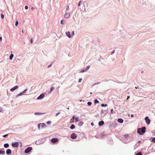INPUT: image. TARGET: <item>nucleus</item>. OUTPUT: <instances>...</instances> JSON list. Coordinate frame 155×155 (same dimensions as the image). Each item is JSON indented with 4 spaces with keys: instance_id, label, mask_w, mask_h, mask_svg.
Masks as SVG:
<instances>
[{
    "instance_id": "obj_18",
    "label": "nucleus",
    "mask_w": 155,
    "mask_h": 155,
    "mask_svg": "<svg viewBox=\"0 0 155 155\" xmlns=\"http://www.w3.org/2000/svg\"><path fill=\"white\" fill-rule=\"evenodd\" d=\"M84 124V122L83 121H81L79 123L78 125L79 126H81Z\"/></svg>"
},
{
    "instance_id": "obj_17",
    "label": "nucleus",
    "mask_w": 155,
    "mask_h": 155,
    "mask_svg": "<svg viewBox=\"0 0 155 155\" xmlns=\"http://www.w3.org/2000/svg\"><path fill=\"white\" fill-rule=\"evenodd\" d=\"M13 56H14V55L13 54H11L10 56L9 57V59L10 60H12V58H13Z\"/></svg>"
},
{
    "instance_id": "obj_37",
    "label": "nucleus",
    "mask_w": 155,
    "mask_h": 155,
    "mask_svg": "<svg viewBox=\"0 0 155 155\" xmlns=\"http://www.w3.org/2000/svg\"><path fill=\"white\" fill-rule=\"evenodd\" d=\"M28 6H25V9H28Z\"/></svg>"
},
{
    "instance_id": "obj_9",
    "label": "nucleus",
    "mask_w": 155,
    "mask_h": 155,
    "mask_svg": "<svg viewBox=\"0 0 155 155\" xmlns=\"http://www.w3.org/2000/svg\"><path fill=\"white\" fill-rule=\"evenodd\" d=\"M45 96V94L44 93L41 94L37 98V99H41L43 98Z\"/></svg>"
},
{
    "instance_id": "obj_54",
    "label": "nucleus",
    "mask_w": 155,
    "mask_h": 155,
    "mask_svg": "<svg viewBox=\"0 0 155 155\" xmlns=\"http://www.w3.org/2000/svg\"><path fill=\"white\" fill-rule=\"evenodd\" d=\"M74 121L73 120H72V122H74Z\"/></svg>"
},
{
    "instance_id": "obj_7",
    "label": "nucleus",
    "mask_w": 155,
    "mask_h": 155,
    "mask_svg": "<svg viewBox=\"0 0 155 155\" xmlns=\"http://www.w3.org/2000/svg\"><path fill=\"white\" fill-rule=\"evenodd\" d=\"M58 140V139L57 138H53L51 139V141L52 143H55L57 142Z\"/></svg>"
},
{
    "instance_id": "obj_36",
    "label": "nucleus",
    "mask_w": 155,
    "mask_h": 155,
    "mask_svg": "<svg viewBox=\"0 0 155 155\" xmlns=\"http://www.w3.org/2000/svg\"><path fill=\"white\" fill-rule=\"evenodd\" d=\"M81 2V1H80L79 2V3H78V6H80V5Z\"/></svg>"
},
{
    "instance_id": "obj_2",
    "label": "nucleus",
    "mask_w": 155,
    "mask_h": 155,
    "mask_svg": "<svg viewBox=\"0 0 155 155\" xmlns=\"http://www.w3.org/2000/svg\"><path fill=\"white\" fill-rule=\"evenodd\" d=\"M40 126L42 128H45L46 126L45 124L44 123L39 124L38 125V129H40Z\"/></svg>"
},
{
    "instance_id": "obj_25",
    "label": "nucleus",
    "mask_w": 155,
    "mask_h": 155,
    "mask_svg": "<svg viewBox=\"0 0 155 155\" xmlns=\"http://www.w3.org/2000/svg\"><path fill=\"white\" fill-rule=\"evenodd\" d=\"M136 155H143L141 152H139L137 153Z\"/></svg>"
},
{
    "instance_id": "obj_50",
    "label": "nucleus",
    "mask_w": 155,
    "mask_h": 155,
    "mask_svg": "<svg viewBox=\"0 0 155 155\" xmlns=\"http://www.w3.org/2000/svg\"><path fill=\"white\" fill-rule=\"evenodd\" d=\"M114 50L113 51V52L112 53V54H113V53H114Z\"/></svg>"
},
{
    "instance_id": "obj_43",
    "label": "nucleus",
    "mask_w": 155,
    "mask_h": 155,
    "mask_svg": "<svg viewBox=\"0 0 155 155\" xmlns=\"http://www.w3.org/2000/svg\"><path fill=\"white\" fill-rule=\"evenodd\" d=\"M22 94H22V92H21V93H20L19 94H18V96L21 95Z\"/></svg>"
},
{
    "instance_id": "obj_6",
    "label": "nucleus",
    "mask_w": 155,
    "mask_h": 155,
    "mask_svg": "<svg viewBox=\"0 0 155 155\" xmlns=\"http://www.w3.org/2000/svg\"><path fill=\"white\" fill-rule=\"evenodd\" d=\"M145 120L148 124H149L150 122V119H149L148 117H146L145 118Z\"/></svg>"
},
{
    "instance_id": "obj_55",
    "label": "nucleus",
    "mask_w": 155,
    "mask_h": 155,
    "mask_svg": "<svg viewBox=\"0 0 155 155\" xmlns=\"http://www.w3.org/2000/svg\"><path fill=\"white\" fill-rule=\"evenodd\" d=\"M143 71H142L141 72V73H143Z\"/></svg>"
},
{
    "instance_id": "obj_49",
    "label": "nucleus",
    "mask_w": 155,
    "mask_h": 155,
    "mask_svg": "<svg viewBox=\"0 0 155 155\" xmlns=\"http://www.w3.org/2000/svg\"><path fill=\"white\" fill-rule=\"evenodd\" d=\"M31 9L33 10L34 9V8L33 7H31Z\"/></svg>"
},
{
    "instance_id": "obj_28",
    "label": "nucleus",
    "mask_w": 155,
    "mask_h": 155,
    "mask_svg": "<svg viewBox=\"0 0 155 155\" xmlns=\"http://www.w3.org/2000/svg\"><path fill=\"white\" fill-rule=\"evenodd\" d=\"M18 21H16L15 22V26H17L18 25Z\"/></svg>"
},
{
    "instance_id": "obj_27",
    "label": "nucleus",
    "mask_w": 155,
    "mask_h": 155,
    "mask_svg": "<svg viewBox=\"0 0 155 155\" xmlns=\"http://www.w3.org/2000/svg\"><path fill=\"white\" fill-rule=\"evenodd\" d=\"M4 15L2 14L1 15V17L2 18V19H3L4 18Z\"/></svg>"
},
{
    "instance_id": "obj_4",
    "label": "nucleus",
    "mask_w": 155,
    "mask_h": 155,
    "mask_svg": "<svg viewBox=\"0 0 155 155\" xmlns=\"http://www.w3.org/2000/svg\"><path fill=\"white\" fill-rule=\"evenodd\" d=\"M77 137V135L75 133H72L71 135V137L72 139H75Z\"/></svg>"
},
{
    "instance_id": "obj_5",
    "label": "nucleus",
    "mask_w": 155,
    "mask_h": 155,
    "mask_svg": "<svg viewBox=\"0 0 155 155\" xmlns=\"http://www.w3.org/2000/svg\"><path fill=\"white\" fill-rule=\"evenodd\" d=\"M19 143L18 142H16L15 143H12V146L15 147H17L19 146Z\"/></svg>"
},
{
    "instance_id": "obj_44",
    "label": "nucleus",
    "mask_w": 155,
    "mask_h": 155,
    "mask_svg": "<svg viewBox=\"0 0 155 155\" xmlns=\"http://www.w3.org/2000/svg\"><path fill=\"white\" fill-rule=\"evenodd\" d=\"M0 40L2 41V38L1 37H0Z\"/></svg>"
},
{
    "instance_id": "obj_16",
    "label": "nucleus",
    "mask_w": 155,
    "mask_h": 155,
    "mask_svg": "<svg viewBox=\"0 0 155 155\" xmlns=\"http://www.w3.org/2000/svg\"><path fill=\"white\" fill-rule=\"evenodd\" d=\"M5 151L0 150V154H5Z\"/></svg>"
},
{
    "instance_id": "obj_30",
    "label": "nucleus",
    "mask_w": 155,
    "mask_h": 155,
    "mask_svg": "<svg viewBox=\"0 0 155 155\" xmlns=\"http://www.w3.org/2000/svg\"><path fill=\"white\" fill-rule=\"evenodd\" d=\"M90 66H88L85 69L86 70V71H87V70H88L89 69V68H90Z\"/></svg>"
},
{
    "instance_id": "obj_1",
    "label": "nucleus",
    "mask_w": 155,
    "mask_h": 155,
    "mask_svg": "<svg viewBox=\"0 0 155 155\" xmlns=\"http://www.w3.org/2000/svg\"><path fill=\"white\" fill-rule=\"evenodd\" d=\"M146 128L145 127H143L141 128H139L137 130V132L140 135H143L145 132Z\"/></svg>"
},
{
    "instance_id": "obj_42",
    "label": "nucleus",
    "mask_w": 155,
    "mask_h": 155,
    "mask_svg": "<svg viewBox=\"0 0 155 155\" xmlns=\"http://www.w3.org/2000/svg\"><path fill=\"white\" fill-rule=\"evenodd\" d=\"M27 90L26 89L25 91H23L22 92V94L24 93Z\"/></svg>"
},
{
    "instance_id": "obj_39",
    "label": "nucleus",
    "mask_w": 155,
    "mask_h": 155,
    "mask_svg": "<svg viewBox=\"0 0 155 155\" xmlns=\"http://www.w3.org/2000/svg\"><path fill=\"white\" fill-rule=\"evenodd\" d=\"M51 66H52V63H51V64H50L48 66V68H49V67H51Z\"/></svg>"
},
{
    "instance_id": "obj_40",
    "label": "nucleus",
    "mask_w": 155,
    "mask_h": 155,
    "mask_svg": "<svg viewBox=\"0 0 155 155\" xmlns=\"http://www.w3.org/2000/svg\"><path fill=\"white\" fill-rule=\"evenodd\" d=\"M8 135V134H5V135H4L3 136V137H6Z\"/></svg>"
},
{
    "instance_id": "obj_19",
    "label": "nucleus",
    "mask_w": 155,
    "mask_h": 155,
    "mask_svg": "<svg viewBox=\"0 0 155 155\" xmlns=\"http://www.w3.org/2000/svg\"><path fill=\"white\" fill-rule=\"evenodd\" d=\"M79 118L78 117H76L75 118L76 122H78V121H79Z\"/></svg>"
},
{
    "instance_id": "obj_47",
    "label": "nucleus",
    "mask_w": 155,
    "mask_h": 155,
    "mask_svg": "<svg viewBox=\"0 0 155 155\" xmlns=\"http://www.w3.org/2000/svg\"><path fill=\"white\" fill-rule=\"evenodd\" d=\"M91 125L92 126H94V123H91Z\"/></svg>"
},
{
    "instance_id": "obj_26",
    "label": "nucleus",
    "mask_w": 155,
    "mask_h": 155,
    "mask_svg": "<svg viewBox=\"0 0 155 155\" xmlns=\"http://www.w3.org/2000/svg\"><path fill=\"white\" fill-rule=\"evenodd\" d=\"M86 71H87L85 69H84L82 70L81 71V72H85Z\"/></svg>"
},
{
    "instance_id": "obj_23",
    "label": "nucleus",
    "mask_w": 155,
    "mask_h": 155,
    "mask_svg": "<svg viewBox=\"0 0 155 155\" xmlns=\"http://www.w3.org/2000/svg\"><path fill=\"white\" fill-rule=\"evenodd\" d=\"M54 88L53 87H51V90H50V92H51L53 90H54Z\"/></svg>"
},
{
    "instance_id": "obj_13",
    "label": "nucleus",
    "mask_w": 155,
    "mask_h": 155,
    "mask_svg": "<svg viewBox=\"0 0 155 155\" xmlns=\"http://www.w3.org/2000/svg\"><path fill=\"white\" fill-rule=\"evenodd\" d=\"M12 153L11 150L10 149H8L6 150V153L7 154H10Z\"/></svg>"
},
{
    "instance_id": "obj_51",
    "label": "nucleus",
    "mask_w": 155,
    "mask_h": 155,
    "mask_svg": "<svg viewBox=\"0 0 155 155\" xmlns=\"http://www.w3.org/2000/svg\"><path fill=\"white\" fill-rule=\"evenodd\" d=\"M113 111V109H112L111 110V112L112 113V111Z\"/></svg>"
},
{
    "instance_id": "obj_8",
    "label": "nucleus",
    "mask_w": 155,
    "mask_h": 155,
    "mask_svg": "<svg viewBox=\"0 0 155 155\" xmlns=\"http://www.w3.org/2000/svg\"><path fill=\"white\" fill-rule=\"evenodd\" d=\"M70 14L69 12L66 13L64 15V16L65 18H68L70 17Z\"/></svg>"
},
{
    "instance_id": "obj_53",
    "label": "nucleus",
    "mask_w": 155,
    "mask_h": 155,
    "mask_svg": "<svg viewBox=\"0 0 155 155\" xmlns=\"http://www.w3.org/2000/svg\"><path fill=\"white\" fill-rule=\"evenodd\" d=\"M38 113H35V114H38Z\"/></svg>"
},
{
    "instance_id": "obj_22",
    "label": "nucleus",
    "mask_w": 155,
    "mask_h": 155,
    "mask_svg": "<svg viewBox=\"0 0 155 155\" xmlns=\"http://www.w3.org/2000/svg\"><path fill=\"white\" fill-rule=\"evenodd\" d=\"M152 142L155 143V137H153L152 139Z\"/></svg>"
},
{
    "instance_id": "obj_46",
    "label": "nucleus",
    "mask_w": 155,
    "mask_h": 155,
    "mask_svg": "<svg viewBox=\"0 0 155 155\" xmlns=\"http://www.w3.org/2000/svg\"><path fill=\"white\" fill-rule=\"evenodd\" d=\"M74 118H75L74 116H73V117H72L73 119L74 120Z\"/></svg>"
},
{
    "instance_id": "obj_20",
    "label": "nucleus",
    "mask_w": 155,
    "mask_h": 155,
    "mask_svg": "<svg viewBox=\"0 0 155 155\" xmlns=\"http://www.w3.org/2000/svg\"><path fill=\"white\" fill-rule=\"evenodd\" d=\"M75 128V126L74 125H72L70 127L71 129H73Z\"/></svg>"
},
{
    "instance_id": "obj_34",
    "label": "nucleus",
    "mask_w": 155,
    "mask_h": 155,
    "mask_svg": "<svg viewBox=\"0 0 155 155\" xmlns=\"http://www.w3.org/2000/svg\"><path fill=\"white\" fill-rule=\"evenodd\" d=\"M66 10L69 11V6H68L67 8H66Z\"/></svg>"
},
{
    "instance_id": "obj_21",
    "label": "nucleus",
    "mask_w": 155,
    "mask_h": 155,
    "mask_svg": "<svg viewBox=\"0 0 155 155\" xmlns=\"http://www.w3.org/2000/svg\"><path fill=\"white\" fill-rule=\"evenodd\" d=\"M101 106L102 107H106L107 106V104H101Z\"/></svg>"
},
{
    "instance_id": "obj_24",
    "label": "nucleus",
    "mask_w": 155,
    "mask_h": 155,
    "mask_svg": "<svg viewBox=\"0 0 155 155\" xmlns=\"http://www.w3.org/2000/svg\"><path fill=\"white\" fill-rule=\"evenodd\" d=\"M99 103V101L97 100H96L94 101V103L95 104L98 103Z\"/></svg>"
},
{
    "instance_id": "obj_11",
    "label": "nucleus",
    "mask_w": 155,
    "mask_h": 155,
    "mask_svg": "<svg viewBox=\"0 0 155 155\" xmlns=\"http://www.w3.org/2000/svg\"><path fill=\"white\" fill-rule=\"evenodd\" d=\"M66 35L69 38H70L71 37V35L70 34V32H66Z\"/></svg>"
},
{
    "instance_id": "obj_15",
    "label": "nucleus",
    "mask_w": 155,
    "mask_h": 155,
    "mask_svg": "<svg viewBox=\"0 0 155 155\" xmlns=\"http://www.w3.org/2000/svg\"><path fill=\"white\" fill-rule=\"evenodd\" d=\"M9 145L8 143H5L4 144V146L5 148H7L8 147Z\"/></svg>"
},
{
    "instance_id": "obj_33",
    "label": "nucleus",
    "mask_w": 155,
    "mask_h": 155,
    "mask_svg": "<svg viewBox=\"0 0 155 155\" xmlns=\"http://www.w3.org/2000/svg\"><path fill=\"white\" fill-rule=\"evenodd\" d=\"M82 81V79L81 78H80L79 80V81H78V82L79 83H80L81 82V81Z\"/></svg>"
},
{
    "instance_id": "obj_12",
    "label": "nucleus",
    "mask_w": 155,
    "mask_h": 155,
    "mask_svg": "<svg viewBox=\"0 0 155 155\" xmlns=\"http://www.w3.org/2000/svg\"><path fill=\"white\" fill-rule=\"evenodd\" d=\"M104 124V122L103 120H101L98 123V125L100 126H102Z\"/></svg>"
},
{
    "instance_id": "obj_32",
    "label": "nucleus",
    "mask_w": 155,
    "mask_h": 155,
    "mask_svg": "<svg viewBox=\"0 0 155 155\" xmlns=\"http://www.w3.org/2000/svg\"><path fill=\"white\" fill-rule=\"evenodd\" d=\"M51 121H48L47 122V123L48 124H51Z\"/></svg>"
},
{
    "instance_id": "obj_35",
    "label": "nucleus",
    "mask_w": 155,
    "mask_h": 155,
    "mask_svg": "<svg viewBox=\"0 0 155 155\" xmlns=\"http://www.w3.org/2000/svg\"><path fill=\"white\" fill-rule=\"evenodd\" d=\"M60 114V112H59L57 113L56 114V115H55V116H57L58 115Z\"/></svg>"
},
{
    "instance_id": "obj_45",
    "label": "nucleus",
    "mask_w": 155,
    "mask_h": 155,
    "mask_svg": "<svg viewBox=\"0 0 155 155\" xmlns=\"http://www.w3.org/2000/svg\"><path fill=\"white\" fill-rule=\"evenodd\" d=\"M130 97V96H128L127 97V100H128V99Z\"/></svg>"
},
{
    "instance_id": "obj_14",
    "label": "nucleus",
    "mask_w": 155,
    "mask_h": 155,
    "mask_svg": "<svg viewBox=\"0 0 155 155\" xmlns=\"http://www.w3.org/2000/svg\"><path fill=\"white\" fill-rule=\"evenodd\" d=\"M117 121L120 123H122L123 122V120L121 118H119L117 120Z\"/></svg>"
},
{
    "instance_id": "obj_41",
    "label": "nucleus",
    "mask_w": 155,
    "mask_h": 155,
    "mask_svg": "<svg viewBox=\"0 0 155 155\" xmlns=\"http://www.w3.org/2000/svg\"><path fill=\"white\" fill-rule=\"evenodd\" d=\"M30 42L32 43L33 42V40L32 38H31L30 40Z\"/></svg>"
},
{
    "instance_id": "obj_10",
    "label": "nucleus",
    "mask_w": 155,
    "mask_h": 155,
    "mask_svg": "<svg viewBox=\"0 0 155 155\" xmlns=\"http://www.w3.org/2000/svg\"><path fill=\"white\" fill-rule=\"evenodd\" d=\"M18 86H17V85L15 86V87H14L11 88L10 89V91H15V90H16V89H17L18 88Z\"/></svg>"
},
{
    "instance_id": "obj_31",
    "label": "nucleus",
    "mask_w": 155,
    "mask_h": 155,
    "mask_svg": "<svg viewBox=\"0 0 155 155\" xmlns=\"http://www.w3.org/2000/svg\"><path fill=\"white\" fill-rule=\"evenodd\" d=\"M92 104V103L91 102H88V103H87V104L89 105V106H90Z\"/></svg>"
},
{
    "instance_id": "obj_3",
    "label": "nucleus",
    "mask_w": 155,
    "mask_h": 155,
    "mask_svg": "<svg viewBox=\"0 0 155 155\" xmlns=\"http://www.w3.org/2000/svg\"><path fill=\"white\" fill-rule=\"evenodd\" d=\"M32 150V147H29L25 150V153H28L30 152Z\"/></svg>"
},
{
    "instance_id": "obj_29",
    "label": "nucleus",
    "mask_w": 155,
    "mask_h": 155,
    "mask_svg": "<svg viewBox=\"0 0 155 155\" xmlns=\"http://www.w3.org/2000/svg\"><path fill=\"white\" fill-rule=\"evenodd\" d=\"M64 21V20H61V24H63Z\"/></svg>"
},
{
    "instance_id": "obj_38",
    "label": "nucleus",
    "mask_w": 155,
    "mask_h": 155,
    "mask_svg": "<svg viewBox=\"0 0 155 155\" xmlns=\"http://www.w3.org/2000/svg\"><path fill=\"white\" fill-rule=\"evenodd\" d=\"M74 35V31H72L71 32V35Z\"/></svg>"
},
{
    "instance_id": "obj_48",
    "label": "nucleus",
    "mask_w": 155,
    "mask_h": 155,
    "mask_svg": "<svg viewBox=\"0 0 155 155\" xmlns=\"http://www.w3.org/2000/svg\"><path fill=\"white\" fill-rule=\"evenodd\" d=\"M134 117V115H133V114H131V117Z\"/></svg>"
},
{
    "instance_id": "obj_52",
    "label": "nucleus",
    "mask_w": 155,
    "mask_h": 155,
    "mask_svg": "<svg viewBox=\"0 0 155 155\" xmlns=\"http://www.w3.org/2000/svg\"><path fill=\"white\" fill-rule=\"evenodd\" d=\"M137 87H135V88H136V89H137Z\"/></svg>"
}]
</instances>
